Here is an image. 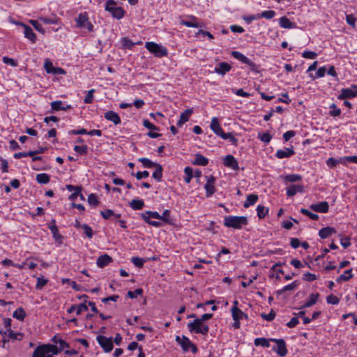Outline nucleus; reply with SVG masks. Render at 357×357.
Masks as SVG:
<instances>
[{"instance_id": "f257e3e1", "label": "nucleus", "mask_w": 357, "mask_h": 357, "mask_svg": "<svg viewBox=\"0 0 357 357\" xmlns=\"http://www.w3.org/2000/svg\"><path fill=\"white\" fill-rule=\"evenodd\" d=\"M212 317L213 314H204L200 318H197L194 321L188 323V328L190 332L206 335L208 333L209 328L207 325L204 324L203 322L211 319Z\"/></svg>"}, {"instance_id": "f03ea898", "label": "nucleus", "mask_w": 357, "mask_h": 357, "mask_svg": "<svg viewBox=\"0 0 357 357\" xmlns=\"http://www.w3.org/2000/svg\"><path fill=\"white\" fill-rule=\"evenodd\" d=\"M248 225V218L245 216L229 215L224 218V225L236 229H241Z\"/></svg>"}, {"instance_id": "7ed1b4c3", "label": "nucleus", "mask_w": 357, "mask_h": 357, "mask_svg": "<svg viewBox=\"0 0 357 357\" xmlns=\"http://www.w3.org/2000/svg\"><path fill=\"white\" fill-rule=\"evenodd\" d=\"M105 9L111 13L114 18L117 20L122 19L126 14V11L121 8L116 6V2L113 0H108L105 3Z\"/></svg>"}, {"instance_id": "20e7f679", "label": "nucleus", "mask_w": 357, "mask_h": 357, "mask_svg": "<svg viewBox=\"0 0 357 357\" xmlns=\"http://www.w3.org/2000/svg\"><path fill=\"white\" fill-rule=\"evenodd\" d=\"M145 47L156 57L167 56L168 54L165 47L154 42H146Z\"/></svg>"}, {"instance_id": "39448f33", "label": "nucleus", "mask_w": 357, "mask_h": 357, "mask_svg": "<svg viewBox=\"0 0 357 357\" xmlns=\"http://www.w3.org/2000/svg\"><path fill=\"white\" fill-rule=\"evenodd\" d=\"M60 351L61 349H59V348L54 344H43L38 346L35 349V357H36L38 355L44 356L45 354H48L57 355Z\"/></svg>"}, {"instance_id": "423d86ee", "label": "nucleus", "mask_w": 357, "mask_h": 357, "mask_svg": "<svg viewBox=\"0 0 357 357\" xmlns=\"http://www.w3.org/2000/svg\"><path fill=\"white\" fill-rule=\"evenodd\" d=\"M175 340L184 351H188L191 349L192 354H196L198 351L197 347L185 335H183L182 337L177 335L176 336Z\"/></svg>"}, {"instance_id": "0eeeda50", "label": "nucleus", "mask_w": 357, "mask_h": 357, "mask_svg": "<svg viewBox=\"0 0 357 357\" xmlns=\"http://www.w3.org/2000/svg\"><path fill=\"white\" fill-rule=\"evenodd\" d=\"M231 56L234 57L235 59H238L243 63L247 64L250 66V70L255 73H259V66L257 64H255L253 61L250 60L248 57H246L244 54L242 53L237 52V51H233L231 52Z\"/></svg>"}, {"instance_id": "6e6552de", "label": "nucleus", "mask_w": 357, "mask_h": 357, "mask_svg": "<svg viewBox=\"0 0 357 357\" xmlns=\"http://www.w3.org/2000/svg\"><path fill=\"white\" fill-rule=\"evenodd\" d=\"M357 98V85L351 84L349 88H343L340 91V93L337 98L340 100H345L347 98Z\"/></svg>"}, {"instance_id": "1a4fd4ad", "label": "nucleus", "mask_w": 357, "mask_h": 357, "mask_svg": "<svg viewBox=\"0 0 357 357\" xmlns=\"http://www.w3.org/2000/svg\"><path fill=\"white\" fill-rule=\"evenodd\" d=\"M96 340L98 343L105 352H110L113 349L114 345L112 337H107L103 335H98Z\"/></svg>"}, {"instance_id": "9d476101", "label": "nucleus", "mask_w": 357, "mask_h": 357, "mask_svg": "<svg viewBox=\"0 0 357 357\" xmlns=\"http://www.w3.org/2000/svg\"><path fill=\"white\" fill-rule=\"evenodd\" d=\"M295 154L294 149L291 146L289 148H284L283 149H279L275 153V156L278 159H283L285 158H290Z\"/></svg>"}, {"instance_id": "9b49d317", "label": "nucleus", "mask_w": 357, "mask_h": 357, "mask_svg": "<svg viewBox=\"0 0 357 357\" xmlns=\"http://www.w3.org/2000/svg\"><path fill=\"white\" fill-rule=\"evenodd\" d=\"M206 178L207 181L204 185V188L206 197H209L215 192L214 182L215 179L213 176H206Z\"/></svg>"}, {"instance_id": "f8f14e48", "label": "nucleus", "mask_w": 357, "mask_h": 357, "mask_svg": "<svg viewBox=\"0 0 357 357\" xmlns=\"http://www.w3.org/2000/svg\"><path fill=\"white\" fill-rule=\"evenodd\" d=\"M18 24L23 27L24 37L29 39L32 43H36V36L31 27L22 22L18 23Z\"/></svg>"}, {"instance_id": "ddd939ff", "label": "nucleus", "mask_w": 357, "mask_h": 357, "mask_svg": "<svg viewBox=\"0 0 357 357\" xmlns=\"http://www.w3.org/2000/svg\"><path fill=\"white\" fill-rule=\"evenodd\" d=\"M278 342L277 348L273 347L272 349L273 351H275L280 357H284L287 354L288 352L285 341L282 339Z\"/></svg>"}, {"instance_id": "4468645a", "label": "nucleus", "mask_w": 357, "mask_h": 357, "mask_svg": "<svg viewBox=\"0 0 357 357\" xmlns=\"http://www.w3.org/2000/svg\"><path fill=\"white\" fill-rule=\"evenodd\" d=\"M188 18L190 19V21L182 20L180 22L181 24L184 25L188 27H195V28L203 26V25L202 24H199L197 22L198 19L197 17H195L194 15H190V16H188Z\"/></svg>"}, {"instance_id": "2eb2a0df", "label": "nucleus", "mask_w": 357, "mask_h": 357, "mask_svg": "<svg viewBox=\"0 0 357 357\" xmlns=\"http://www.w3.org/2000/svg\"><path fill=\"white\" fill-rule=\"evenodd\" d=\"M310 208L316 212L327 213L328 211L329 206L327 202L324 201L317 204H312Z\"/></svg>"}, {"instance_id": "dca6fc26", "label": "nucleus", "mask_w": 357, "mask_h": 357, "mask_svg": "<svg viewBox=\"0 0 357 357\" xmlns=\"http://www.w3.org/2000/svg\"><path fill=\"white\" fill-rule=\"evenodd\" d=\"M231 69V65L227 62H221L215 68V72L219 75H225Z\"/></svg>"}, {"instance_id": "f3484780", "label": "nucleus", "mask_w": 357, "mask_h": 357, "mask_svg": "<svg viewBox=\"0 0 357 357\" xmlns=\"http://www.w3.org/2000/svg\"><path fill=\"white\" fill-rule=\"evenodd\" d=\"M224 165L226 167H230L232 169L237 170L238 169V164L235 158L231 155H227L224 158Z\"/></svg>"}, {"instance_id": "a211bd4d", "label": "nucleus", "mask_w": 357, "mask_h": 357, "mask_svg": "<svg viewBox=\"0 0 357 357\" xmlns=\"http://www.w3.org/2000/svg\"><path fill=\"white\" fill-rule=\"evenodd\" d=\"M104 117L107 120L113 122L114 125H119L121 122L119 114L114 111H109V112H105L104 114Z\"/></svg>"}, {"instance_id": "6ab92c4d", "label": "nucleus", "mask_w": 357, "mask_h": 357, "mask_svg": "<svg viewBox=\"0 0 357 357\" xmlns=\"http://www.w3.org/2000/svg\"><path fill=\"white\" fill-rule=\"evenodd\" d=\"M192 112V109H187L182 112L178 121H177V126L181 127L185 122H187Z\"/></svg>"}, {"instance_id": "aec40b11", "label": "nucleus", "mask_w": 357, "mask_h": 357, "mask_svg": "<svg viewBox=\"0 0 357 357\" xmlns=\"http://www.w3.org/2000/svg\"><path fill=\"white\" fill-rule=\"evenodd\" d=\"M211 129L218 136H221V135L224 132L222 128H221L218 120L216 117H213L211 120Z\"/></svg>"}, {"instance_id": "412c9836", "label": "nucleus", "mask_w": 357, "mask_h": 357, "mask_svg": "<svg viewBox=\"0 0 357 357\" xmlns=\"http://www.w3.org/2000/svg\"><path fill=\"white\" fill-rule=\"evenodd\" d=\"M336 233V230L335 228L331 227H326L321 229L319 231V236L321 238H326L331 236H332L333 234Z\"/></svg>"}, {"instance_id": "4be33fe9", "label": "nucleus", "mask_w": 357, "mask_h": 357, "mask_svg": "<svg viewBox=\"0 0 357 357\" xmlns=\"http://www.w3.org/2000/svg\"><path fill=\"white\" fill-rule=\"evenodd\" d=\"M112 261V257L105 254L100 256L98 258L96 264L98 267L103 268L108 265Z\"/></svg>"}, {"instance_id": "5701e85b", "label": "nucleus", "mask_w": 357, "mask_h": 357, "mask_svg": "<svg viewBox=\"0 0 357 357\" xmlns=\"http://www.w3.org/2000/svg\"><path fill=\"white\" fill-rule=\"evenodd\" d=\"M231 314L233 319L234 321H240V319H243V317L247 318L248 316L244 312H243L238 307L233 306L231 308Z\"/></svg>"}, {"instance_id": "b1692460", "label": "nucleus", "mask_w": 357, "mask_h": 357, "mask_svg": "<svg viewBox=\"0 0 357 357\" xmlns=\"http://www.w3.org/2000/svg\"><path fill=\"white\" fill-rule=\"evenodd\" d=\"M303 187L300 185H291L287 188V195L288 197L294 196L297 192H302Z\"/></svg>"}, {"instance_id": "393cba45", "label": "nucleus", "mask_w": 357, "mask_h": 357, "mask_svg": "<svg viewBox=\"0 0 357 357\" xmlns=\"http://www.w3.org/2000/svg\"><path fill=\"white\" fill-rule=\"evenodd\" d=\"M280 26L284 29H292L295 27L294 23L291 22L287 17L283 16L279 20Z\"/></svg>"}, {"instance_id": "a878e982", "label": "nucleus", "mask_w": 357, "mask_h": 357, "mask_svg": "<svg viewBox=\"0 0 357 357\" xmlns=\"http://www.w3.org/2000/svg\"><path fill=\"white\" fill-rule=\"evenodd\" d=\"M208 163V160L201 154H196L195 160L192 162L193 165L206 166Z\"/></svg>"}, {"instance_id": "bb28decb", "label": "nucleus", "mask_w": 357, "mask_h": 357, "mask_svg": "<svg viewBox=\"0 0 357 357\" xmlns=\"http://www.w3.org/2000/svg\"><path fill=\"white\" fill-rule=\"evenodd\" d=\"M88 21L87 14L86 13H80L76 19L77 26L84 28Z\"/></svg>"}, {"instance_id": "cd10ccee", "label": "nucleus", "mask_w": 357, "mask_h": 357, "mask_svg": "<svg viewBox=\"0 0 357 357\" xmlns=\"http://www.w3.org/2000/svg\"><path fill=\"white\" fill-rule=\"evenodd\" d=\"M319 296V294L318 293L311 294L310 295L309 300L307 301L306 303L301 308L302 309V308L310 307L312 306L313 305H314L317 303Z\"/></svg>"}, {"instance_id": "c85d7f7f", "label": "nucleus", "mask_w": 357, "mask_h": 357, "mask_svg": "<svg viewBox=\"0 0 357 357\" xmlns=\"http://www.w3.org/2000/svg\"><path fill=\"white\" fill-rule=\"evenodd\" d=\"M129 206L133 210H140L144 206V202L142 199H134L130 202Z\"/></svg>"}, {"instance_id": "c756f323", "label": "nucleus", "mask_w": 357, "mask_h": 357, "mask_svg": "<svg viewBox=\"0 0 357 357\" xmlns=\"http://www.w3.org/2000/svg\"><path fill=\"white\" fill-rule=\"evenodd\" d=\"M258 200V195L255 194H250L248 195L245 202L243 204L245 208H248L251 205H254Z\"/></svg>"}, {"instance_id": "7c9ffc66", "label": "nucleus", "mask_w": 357, "mask_h": 357, "mask_svg": "<svg viewBox=\"0 0 357 357\" xmlns=\"http://www.w3.org/2000/svg\"><path fill=\"white\" fill-rule=\"evenodd\" d=\"M155 169L153 172L152 176L157 181H160L162 177V167L160 164L155 165Z\"/></svg>"}, {"instance_id": "2f4dec72", "label": "nucleus", "mask_w": 357, "mask_h": 357, "mask_svg": "<svg viewBox=\"0 0 357 357\" xmlns=\"http://www.w3.org/2000/svg\"><path fill=\"white\" fill-rule=\"evenodd\" d=\"M254 344L255 346H261L265 348L270 347V340L265 337H257L255 339Z\"/></svg>"}, {"instance_id": "473e14b6", "label": "nucleus", "mask_w": 357, "mask_h": 357, "mask_svg": "<svg viewBox=\"0 0 357 357\" xmlns=\"http://www.w3.org/2000/svg\"><path fill=\"white\" fill-rule=\"evenodd\" d=\"M26 315V312L22 307L17 308L13 314V317L20 321H23Z\"/></svg>"}, {"instance_id": "72a5a7b5", "label": "nucleus", "mask_w": 357, "mask_h": 357, "mask_svg": "<svg viewBox=\"0 0 357 357\" xmlns=\"http://www.w3.org/2000/svg\"><path fill=\"white\" fill-rule=\"evenodd\" d=\"M52 222H53L54 225L50 226L49 228L53 235L54 238L56 241L60 240V241H61V238H62V236L59 233L58 227L55 225V220H53Z\"/></svg>"}, {"instance_id": "f704fd0d", "label": "nucleus", "mask_w": 357, "mask_h": 357, "mask_svg": "<svg viewBox=\"0 0 357 357\" xmlns=\"http://www.w3.org/2000/svg\"><path fill=\"white\" fill-rule=\"evenodd\" d=\"M37 182L40 184H46L49 183L50 178V176L45 173H41L36 175V178Z\"/></svg>"}, {"instance_id": "c9c22d12", "label": "nucleus", "mask_w": 357, "mask_h": 357, "mask_svg": "<svg viewBox=\"0 0 357 357\" xmlns=\"http://www.w3.org/2000/svg\"><path fill=\"white\" fill-rule=\"evenodd\" d=\"M351 271H352L351 269L345 271L344 274H342L339 278H337L336 281L337 282H340L342 281L349 280L353 277Z\"/></svg>"}, {"instance_id": "e433bc0d", "label": "nucleus", "mask_w": 357, "mask_h": 357, "mask_svg": "<svg viewBox=\"0 0 357 357\" xmlns=\"http://www.w3.org/2000/svg\"><path fill=\"white\" fill-rule=\"evenodd\" d=\"M139 161L142 164L143 167L145 168L155 167V165L158 164L152 162L151 160L146 158H139Z\"/></svg>"}, {"instance_id": "4c0bfd02", "label": "nucleus", "mask_w": 357, "mask_h": 357, "mask_svg": "<svg viewBox=\"0 0 357 357\" xmlns=\"http://www.w3.org/2000/svg\"><path fill=\"white\" fill-rule=\"evenodd\" d=\"M297 286H298L297 281H294L292 283L284 286L282 289L277 291V294L280 295L284 291H291V290L294 289L296 287H297Z\"/></svg>"}, {"instance_id": "58836bf2", "label": "nucleus", "mask_w": 357, "mask_h": 357, "mask_svg": "<svg viewBox=\"0 0 357 357\" xmlns=\"http://www.w3.org/2000/svg\"><path fill=\"white\" fill-rule=\"evenodd\" d=\"M220 137L222 138L223 139H228L229 142H231V144L233 145L237 144L238 139L231 132H228V133L223 132L221 135Z\"/></svg>"}, {"instance_id": "ea45409f", "label": "nucleus", "mask_w": 357, "mask_h": 357, "mask_svg": "<svg viewBox=\"0 0 357 357\" xmlns=\"http://www.w3.org/2000/svg\"><path fill=\"white\" fill-rule=\"evenodd\" d=\"M268 211V208L264 207V206L259 205L257 207V213L259 219L264 218L267 214Z\"/></svg>"}, {"instance_id": "a19ab883", "label": "nucleus", "mask_w": 357, "mask_h": 357, "mask_svg": "<svg viewBox=\"0 0 357 357\" xmlns=\"http://www.w3.org/2000/svg\"><path fill=\"white\" fill-rule=\"evenodd\" d=\"M330 112L329 114L332 116H338L341 114V109L337 107L335 103H333L330 105Z\"/></svg>"}, {"instance_id": "79ce46f5", "label": "nucleus", "mask_w": 357, "mask_h": 357, "mask_svg": "<svg viewBox=\"0 0 357 357\" xmlns=\"http://www.w3.org/2000/svg\"><path fill=\"white\" fill-rule=\"evenodd\" d=\"M38 20L46 24H56L58 23V19L56 17L48 18L40 17Z\"/></svg>"}, {"instance_id": "37998d69", "label": "nucleus", "mask_w": 357, "mask_h": 357, "mask_svg": "<svg viewBox=\"0 0 357 357\" xmlns=\"http://www.w3.org/2000/svg\"><path fill=\"white\" fill-rule=\"evenodd\" d=\"M184 172L186 175V176L184 178V181L186 183H189L193 176L192 169L190 167H186L184 169Z\"/></svg>"}, {"instance_id": "c03bdc74", "label": "nucleus", "mask_w": 357, "mask_h": 357, "mask_svg": "<svg viewBox=\"0 0 357 357\" xmlns=\"http://www.w3.org/2000/svg\"><path fill=\"white\" fill-rule=\"evenodd\" d=\"M302 177L298 174H289L284 176V179L287 182H296L301 181Z\"/></svg>"}, {"instance_id": "a18cd8bd", "label": "nucleus", "mask_w": 357, "mask_h": 357, "mask_svg": "<svg viewBox=\"0 0 357 357\" xmlns=\"http://www.w3.org/2000/svg\"><path fill=\"white\" fill-rule=\"evenodd\" d=\"M131 261L135 266L141 268L144 266L146 260L140 257H133L131 258Z\"/></svg>"}, {"instance_id": "49530a36", "label": "nucleus", "mask_w": 357, "mask_h": 357, "mask_svg": "<svg viewBox=\"0 0 357 357\" xmlns=\"http://www.w3.org/2000/svg\"><path fill=\"white\" fill-rule=\"evenodd\" d=\"M301 213H303V215L308 216L311 220H317L319 218L318 215L313 213L305 208H301Z\"/></svg>"}, {"instance_id": "de8ad7c7", "label": "nucleus", "mask_w": 357, "mask_h": 357, "mask_svg": "<svg viewBox=\"0 0 357 357\" xmlns=\"http://www.w3.org/2000/svg\"><path fill=\"white\" fill-rule=\"evenodd\" d=\"M275 14L276 13L274 10H265V11H263L262 13H259L260 18L264 17V18L268 19V20L274 17Z\"/></svg>"}, {"instance_id": "09e8293b", "label": "nucleus", "mask_w": 357, "mask_h": 357, "mask_svg": "<svg viewBox=\"0 0 357 357\" xmlns=\"http://www.w3.org/2000/svg\"><path fill=\"white\" fill-rule=\"evenodd\" d=\"M23 336V334L21 333H15L11 328L8 329V337L13 340H20Z\"/></svg>"}, {"instance_id": "8fccbe9b", "label": "nucleus", "mask_w": 357, "mask_h": 357, "mask_svg": "<svg viewBox=\"0 0 357 357\" xmlns=\"http://www.w3.org/2000/svg\"><path fill=\"white\" fill-rule=\"evenodd\" d=\"M243 19L247 24H250L253 20H257L260 19L259 13L256 15H250L247 16H243Z\"/></svg>"}, {"instance_id": "3c124183", "label": "nucleus", "mask_w": 357, "mask_h": 357, "mask_svg": "<svg viewBox=\"0 0 357 357\" xmlns=\"http://www.w3.org/2000/svg\"><path fill=\"white\" fill-rule=\"evenodd\" d=\"M88 310V306L86 305V301L82 303L76 305V313L77 315H79L82 312Z\"/></svg>"}, {"instance_id": "603ef678", "label": "nucleus", "mask_w": 357, "mask_h": 357, "mask_svg": "<svg viewBox=\"0 0 357 357\" xmlns=\"http://www.w3.org/2000/svg\"><path fill=\"white\" fill-rule=\"evenodd\" d=\"M87 201L90 205H93V206H97L99 204V201L98 199L97 196L93 193H91L88 196Z\"/></svg>"}, {"instance_id": "864d4df0", "label": "nucleus", "mask_w": 357, "mask_h": 357, "mask_svg": "<svg viewBox=\"0 0 357 357\" xmlns=\"http://www.w3.org/2000/svg\"><path fill=\"white\" fill-rule=\"evenodd\" d=\"M258 138L265 143H268L271 141L272 137L268 132H263L258 134Z\"/></svg>"}, {"instance_id": "5fc2aeb1", "label": "nucleus", "mask_w": 357, "mask_h": 357, "mask_svg": "<svg viewBox=\"0 0 357 357\" xmlns=\"http://www.w3.org/2000/svg\"><path fill=\"white\" fill-rule=\"evenodd\" d=\"M30 23L32 24V26L35 28L36 31L41 33H45V29L42 27L41 24L38 22V20H30Z\"/></svg>"}, {"instance_id": "6e6d98bb", "label": "nucleus", "mask_w": 357, "mask_h": 357, "mask_svg": "<svg viewBox=\"0 0 357 357\" xmlns=\"http://www.w3.org/2000/svg\"><path fill=\"white\" fill-rule=\"evenodd\" d=\"M326 302L328 304L337 305L340 303V299L333 294H331L326 297Z\"/></svg>"}, {"instance_id": "4d7b16f0", "label": "nucleus", "mask_w": 357, "mask_h": 357, "mask_svg": "<svg viewBox=\"0 0 357 357\" xmlns=\"http://www.w3.org/2000/svg\"><path fill=\"white\" fill-rule=\"evenodd\" d=\"M275 316H276V314L273 310H271L268 314L262 313L261 314V317L264 320L269 321L273 320L275 319Z\"/></svg>"}, {"instance_id": "13d9d810", "label": "nucleus", "mask_w": 357, "mask_h": 357, "mask_svg": "<svg viewBox=\"0 0 357 357\" xmlns=\"http://www.w3.org/2000/svg\"><path fill=\"white\" fill-rule=\"evenodd\" d=\"M82 228L84 229V234L88 238H91L93 237V233L91 227L86 224H83Z\"/></svg>"}, {"instance_id": "bf43d9fd", "label": "nucleus", "mask_w": 357, "mask_h": 357, "mask_svg": "<svg viewBox=\"0 0 357 357\" xmlns=\"http://www.w3.org/2000/svg\"><path fill=\"white\" fill-rule=\"evenodd\" d=\"M94 92L95 89H91L87 92V94L84 99V102L85 103L89 104L93 102Z\"/></svg>"}, {"instance_id": "052dcab7", "label": "nucleus", "mask_w": 357, "mask_h": 357, "mask_svg": "<svg viewBox=\"0 0 357 357\" xmlns=\"http://www.w3.org/2000/svg\"><path fill=\"white\" fill-rule=\"evenodd\" d=\"M47 283V280L45 279L43 277H39L37 278V283L36 285V288L40 289L43 287H45Z\"/></svg>"}, {"instance_id": "680f3d73", "label": "nucleus", "mask_w": 357, "mask_h": 357, "mask_svg": "<svg viewBox=\"0 0 357 357\" xmlns=\"http://www.w3.org/2000/svg\"><path fill=\"white\" fill-rule=\"evenodd\" d=\"M51 107L53 110L59 111L62 110L63 106L61 100L54 101L51 102Z\"/></svg>"}, {"instance_id": "e2e57ef3", "label": "nucleus", "mask_w": 357, "mask_h": 357, "mask_svg": "<svg viewBox=\"0 0 357 357\" xmlns=\"http://www.w3.org/2000/svg\"><path fill=\"white\" fill-rule=\"evenodd\" d=\"M170 215L169 210H165L162 215H160V220L165 223H171V220L169 218Z\"/></svg>"}, {"instance_id": "0e129e2a", "label": "nucleus", "mask_w": 357, "mask_h": 357, "mask_svg": "<svg viewBox=\"0 0 357 357\" xmlns=\"http://www.w3.org/2000/svg\"><path fill=\"white\" fill-rule=\"evenodd\" d=\"M100 215L105 220H109L112 218V215H114V211L111 209H106L105 211H100Z\"/></svg>"}, {"instance_id": "69168bd1", "label": "nucleus", "mask_w": 357, "mask_h": 357, "mask_svg": "<svg viewBox=\"0 0 357 357\" xmlns=\"http://www.w3.org/2000/svg\"><path fill=\"white\" fill-rule=\"evenodd\" d=\"M88 147L87 146H75L74 151L80 155H85L87 153Z\"/></svg>"}, {"instance_id": "338daca9", "label": "nucleus", "mask_w": 357, "mask_h": 357, "mask_svg": "<svg viewBox=\"0 0 357 357\" xmlns=\"http://www.w3.org/2000/svg\"><path fill=\"white\" fill-rule=\"evenodd\" d=\"M143 293V289H141V288H139V289H136L135 291H129L128 292V296L130 298H136L138 295H142Z\"/></svg>"}, {"instance_id": "774afa93", "label": "nucleus", "mask_w": 357, "mask_h": 357, "mask_svg": "<svg viewBox=\"0 0 357 357\" xmlns=\"http://www.w3.org/2000/svg\"><path fill=\"white\" fill-rule=\"evenodd\" d=\"M317 54L316 52L312 51H305L302 54V56L305 59H314L317 57Z\"/></svg>"}]
</instances>
